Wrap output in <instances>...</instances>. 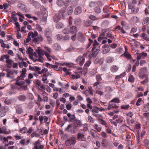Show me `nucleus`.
<instances>
[{
	"instance_id": "nucleus-47",
	"label": "nucleus",
	"mask_w": 149,
	"mask_h": 149,
	"mask_svg": "<svg viewBox=\"0 0 149 149\" xmlns=\"http://www.w3.org/2000/svg\"><path fill=\"white\" fill-rule=\"evenodd\" d=\"M94 11L97 13H101V10L99 6H96L94 8Z\"/></svg>"
},
{
	"instance_id": "nucleus-28",
	"label": "nucleus",
	"mask_w": 149,
	"mask_h": 149,
	"mask_svg": "<svg viewBox=\"0 0 149 149\" xmlns=\"http://www.w3.org/2000/svg\"><path fill=\"white\" fill-rule=\"evenodd\" d=\"M38 35L37 32L35 31L34 33L33 32H30L29 33L28 36H31L32 38H34Z\"/></svg>"
},
{
	"instance_id": "nucleus-8",
	"label": "nucleus",
	"mask_w": 149,
	"mask_h": 149,
	"mask_svg": "<svg viewBox=\"0 0 149 149\" xmlns=\"http://www.w3.org/2000/svg\"><path fill=\"white\" fill-rule=\"evenodd\" d=\"M77 38L78 40L81 42H84L85 41V38L81 32H79L77 34Z\"/></svg>"
},
{
	"instance_id": "nucleus-13",
	"label": "nucleus",
	"mask_w": 149,
	"mask_h": 149,
	"mask_svg": "<svg viewBox=\"0 0 149 149\" xmlns=\"http://www.w3.org/2000/svg\"><path fill=\"white\" fill-rule=\"evenodd\" d=\"M17 98L19 101L24 102L26 100L27 98L25 95L22 94L19 95L17 97Z\"/></svg>"
},
{
	"instance_id": "nucleus-42",
	"label": "nucleus",
	"mask_w": 149,
	"mask_h": 149,
	"mask_svg": "<svg viewBox=\"0 0 149 149\" xmlns=\"http://www.w3.org/2000/svg\"><path fill=\"white\" fill-rule=\"evenodd\" d=\"M100 82L97 81L96 82L93 84V85L95 89H99L98 85L100 83Z\"/></svg>"
},
{
	"instance_id": "nucleus-61",
	"label": "nucleus",
	"mask_w": 149,
	"mask_h": 149,
	"mask_svg": "<svg viewBox=\"0 0 149 149\" xmlns=\"http://www.w3.org/2000/svg\"><path fill=\"white\" fill-rule=\"evenodd\" d=\"M27 96L29 99L31 100H32L34 98L33 95L30 93L27 94Z\"/></svg>"
},
{
	"instance_id": "nucleus-38",
	"label": "nucleus",
	"mask_w": 149,
	"mask_h": 149,
	"mask_svg": "<svg viewBox=\"0 0 149 149\" xmlns=\"http://www.w3.org/2000/svg\"><path fill=\"white\" fill-rule=\"evenodd\" d=\"M147 72V69L146 67H144L141 68L139 70V73L140 74H143L146 73Z\"/></svg>"
},
{
	"instance_id": "nucleus-25",
	"label": "nucleus",
	"mask_w": 149,
	"mask_h": 149,
	"mask_svg": "<svg viewBox=\"0 0 149 149\" xmlns=\"http://www.w3.org/2000/svg\"><path fill=\"white\" fill-rule=\"evenodd\" d=\"M81 23V19L79 17L76 18L74 22V24L77 26L80 25Z\"/></svg>"
},
{
	"instance_id": "nucleus-54",
	"label": "nucleus",
	"mask_w": 149,
	"mask_h": 149,
	"mask_svg": "<svg viewBox=\"0 0 149 149\" xmlns=\"http://www.w3.org/2000/svg\"><path fill=\"white\" fill-rule=\"evenodd\" d=\"M91 111L93 113H98L99 112L98 107H94L91 110Z\"/></svg>"
},
{
	"instance_id": "nucleus-10",
	"label": "nucleus",
	"mask_w": 149,
	"mask_h": 149,
	"mask_svg": "<svg viewBox=\"0 0 149 149\" xmlns=\"http://www.w3.org/2000/svg\"><path fill=\"white\" fill-rule=\"evenodd\" d=\"M29 0L30 3L36 8L38 9L40 7V4L37 1H35L34 0Z\"/></svg>"
},
{
	"instance_id": "nucleus-53",
	"label": "nucleus",
	"mask_w": 149,
	"mask_h": 149,
	"mask_svg": "<svg viewBox=\"0 0 149 149\" xmlns=\"http://www.w3.org/2000/svg\"><path fill=\"white\" fill-rule=\"evenodd\" d=\"M39 61L41 63H42L43 62V59L42 58V56L41 57H38V58L35 59V60H34V62H35L37 61Z\"/></svg>"
},
{
	"instance_id": "nucleus-55",
	"label": "nucleus",
	"mask_w": 149,
	"mask_h": 149,
	"mask_svg": "<svg viewBox=\"0 0 149 149\" xmlns=\"http://www.w3.org/2000/svg\"><path fill=\"white\" fill-rule=\"evenodd\" d=\"M149 22V17H146L144 19L143 23L147 25L148 24Z\"/></svg>"
},
{
	"instance_id": "nucleus-19",
	"label": "nucleus",
	"mask_w": 149,
	"mask_h": 149,
	"mask_svg": "<svg viewBox=\"0 0 149 149\" xmlns=\"http://www.w3.org/2000/svg\"><path fill=\"white\" fill-rule=\"evenodd\" d=\"M53 48L54 50L55 51H59L61 49V47L59 44L58 43H56L53 45Z\"/></svg>"
},
{
	"instance_id": "nucleus-22",
	"label": "nucleus",
	"mask_w": 149,
	"mask_h": 149,
	"mask_svg": "<svg viewBox=\"0 0 149 149\" xmlns=\"http://www.w3.org/2000/svg\"><path fill=\"white\" fill-rule=\"evenodd\" d=\"M6 66L7 67L9 68H10L12 67V64L13 62V61L12 60L9 59H8L6 60Z\"/></svg>"
},
{
	"instance_id": "nucleus-26",
	"label": "nucleus",
	"mask_w": 149,
	"mask_h": 149,
	"mask_svg": "<svg viewBox=\"0 0 149 149\" xmlns=\"http://www.w3.org/2000/svg\"><path fill=\"white\" fill-rule=\"evenodd\" d=\"M72 78L73 79H78L80 77V75L77 72H74L72 75Z\"/></svg>"
},
{
	"instance_id": "nucleus-48",
	"label": "nucleus",
	"mask_w": 149,
	"mask_h": 149,
	"mask_svg": "<svg viewBox=\"0 0 149 149\" xmlns=\"http://www.w3.org/2000/svg\"><path fill=\"white\" fill-rule=\"evenodd\" d=\"M111 101L116 104H118L120 102V100L118 97H116L112 99Z\"/></svg>"
},
{
	"instance_id": "nucleus-20",
	"label": "nucleus",
	"mask_w": 149,
	"mask_h": 149,
	"mask_svg": "<svg viewBox=\"0 0 149 149\" xmlns=\"http://www.w3.org/2000/svg\"><path fill=\"white\" fill-rule=\"evenodd\" d=\"M63 0H57L56 1V4L59 7H62L64 6Z\"/></svg>"
},
{
	"instance_id": "nucleus-40",
	"label": "nucleus",
	"mask_w": 149,
	"mask_h": 149,
	"mask_svg": "<svg viewBox=\"0 0 149 149\" xmlns=\"http://www.w3.org/2000/svg\"><path fill=\"white\" fill-rule=\"evenodd\" d=\"M33 50L31 47H29L27 51H26V52L27 54L32 55L33 54Z\"/></svg>"
},
{
	"instance_id": "nucleus-62",
	"label": "nucleus",
	"mask_w": 149,
	"mask_h": 149,
	"mask_svg": "<svg viewBox=\"0 0 149 149\" xmlns=\"http://www.w3.org/2000/svg\"><path fill=\"white\" fill-rule=\"evenodd\" d=\"M110 51V49L108 48L107 49H103L102 51V53L103 54H106Z\"/></svg>"
},
{
	"instance_id": "nucleus-59",
	"label": "nucleus",
	"mask_w": 149,
	"mask_h": 149,
	"mask_svg": "<svg viewBox=\"0 0 149 149\" xmlns=\"http://www.w3.org/2000/svg\"><path fill=\"white\" fill-rule=\"evenodd\" d=\"M63 32L64 34H67L70 32V31L68 28H66L63 30Z\"/></svg>"
},
{
	"instance_id": "nucleus-58",
	"label": "nucleus",
	"mask_w": 149,
	"mask_h": 149,
	"mask_svg": "<svg viewBox=\"0 0 149 149\" xmlns=\"http://www.w3.org/2000/svg\"><path fill=\"white\" fill-rule=\"evenodd\" d=\"M56 37L58 40L63 39V37L61 34H58L56 36Z\"/></svg>"
},
{
	"instance_id": "nucleus-39",
	"label": "nucleus",
	"mask_w": 149,
	"mask_h": 149,
	"mask_svg": "<svg viewBox=\"0 0 149 149\" xmlns=\"http://www.w3.org/2000/svg\"><path fill=\"white\" fill-rule=\"evenodd\" d=\"M26 71V69L25 68H23L21 71V74L20 76V77H25Z\"/></svg>"
},
{
	"instance_id": "nucleus-36",
	"label": "nucleus",
	"mask_w": 149,
	"mask_h": 149,
	"mask_svg": "<svg viewBox=\"0 0 149 149\" xmlns=\"http://www.w3.org/2000/svg\"><path fill=\"white\" fill-rule=\"evenodd\" d=\"M0 133L6 134H8L6 131V129L5 127H3L0 128Z\"/></svg>"
},
{
	"instance_id": "nucleus-11",
	"label": "nucleus",
	"mask_w": 149,
	"mask_h": 149,
	"mask_svg": "<svg viewBox=\"0 0 149 149\" xmlns=\"http://www.w3.org/2000/svg\"><path fill=\"white\" fill-rule=\"evenodd\" d=\"M36 52L38 54L39 57L43 56L46 52H45V51L40 48H39L36 49Z\"/></svg>"
},
{
	"instance_id": "nucleus-49",
	"label": "nucleus",
	"mask_w": 149,
	"mask_h": 149,
	"mask_svg": "<svg viewBox=\"0 0 149 149\" xmlns=\"http://www.w3.org/2000/svg\"><path fill=\"white\" fill-rule=\"evenodd\" d=\"M72 0H65V1H64V6H65V8H66L67 7H68L69 4L71 2Z\"/></svg>"
},
{
	"instance_id": "nucleus-43",
	"label": "nucleus",
	"mask_w": 149,
	"mask_h": 149,
	"mask_svg": "<svg viewBox=\"0 0 149 149\" xmlns=\"http://www.w3.org/2000/svg\"><path fill=\"white\" fill-rule=\"evenodd\" d=\"M79 86L78 84L77 83H76L74 84L71 86V88L72 89L75 91H77V90Z\"/></svg>"
},
{
	"instance_id": "nucleus-33",
	"label": "nucleus",
	"mask_w": 149,
	"mask_h": 149,
	"mask_svg": "<svg viewBox=\"0 0 149 149\" xmlns=\"http://www.w3.org/2000/svg\"><path fill=\"white\" fill-rule=\"evenodd\" d=\"M45 33L46 37H51L52 33L49 29H46L45 31Z\"/></svg>"
},
{
	"instance_id": "nucleus-46",
	"label": "nucleus",
	"mask_w": 149,
	"mask_h": 149,
	"mask_svg": "<svg viewBox=\"0 0 149 149\" xmlns=\"http://www.w3.org/2000/svg\"><path fill=\"white\" fill-rule=\"evenodd\" d=\"M124 56L128 59H131L132 57L131 55L128 53L125 52L124 54Z\"/></svg>"
},
{
	"instance_id": "nucleus-16",
	"label": "nucleus",
	"mask_w": 149,
	"mask_h": 149,
	"mask_svg": "<svg viewBox=\"0 0 149 149\" xmlns=\"http://www.w3.org/2000/svg\"><path fill=\"white\" fill-rule=\"evenodd\" d=\"M77 30V28L75 26H73L70 28V32L72 34H76Z\"/></svg>"
},
{
	"instance_id": "nucleus-7",
	"label": "nucleus",
	"mask_w": 149,
	"mask_h": 149,
	"mask_svg": "<svg viewBox=\"0 0 149 149\" xmlns=\"http://www.w3.org/2000/svg\"><path fill=\"white\" fill-rule=\"evenodd\" d=\"M66 8L63 7L60 10L58 13V16L61 18H64L66 14Z\"/></svg>"
},
{
	"instance_id": "nucleus-17",
	"label": "nucleus",
	"mask_w": 149,
	"mask_h": 149,
	"mask_svg": "<svg viewBox=\"0 0 149 149\" xmlns=\"http://www.w3.org/2000/svg\"><path fill=\"white\" fill-rule=\"evenodd\" d=\"M100 46L99 43H98L97 41L95 40V41L93 44V47L92 49V51H93L94 50H95L97 48L99 49Z\"/></svg>"
},
{
	"instance_id": "nucleus-44",
	"label": "nucleus",
	"mask_w": 149,
	"mask_h": 149,
	"mask_svg": "<svg viewBox=\"0 0 149 149\" xmlns=\"http://www.w3.org/2000/svg\"><path fill=\"white\" fill-rule=\"evenodd\" d=\"M130 107V106L129 104L123 105L121 106L120 108L122 109L127 110Z\"/></svg>"
},
{
	"instance_id": "nucleus-27",
	"label": "nucleus",
	"mask_w": 149,
	"mask_h": 149,
	"mask_svg": "<svg viewBox=\"0 0 149 149\" xmlns=\"http://www.w3.org/2000/svg\"><path fill=\"white\" fill-rule=\"evenodd\" d=\"M9 56L8 54L2 55L0 58V61H3L4 59L7 60L9 59Z\"/></svg>"
},
{
	"instance_id": "nucleus-23",
	"label": "nucleus",
	"mask_w": 149,
	"mask_h": 149,
	"mask_svg": "<svg viewBox=\"0 0 149 149\" xmlns=\"http://www.w3.org/2000/svg\"><path fill=\"white\" fill-rule=\"evenodd\" d=\"M99 51L100 49L98 48L96 49L95 50H94L93 51H92V52L91 55V57L94 58H95Z\"/></svg>"
},
{
	"instance_id": "nucleus-56",
	"label": "nucleus",
	"mask_w": 149,
	"mask_h": 149,
	"mask_svg": "<svg viewBox=\"0 0 149 149\" xmlns=\"http://www.w3.org/2000/svg\"><path fill=\"white\" fill-rule=\"evenodd\" d=\"M40 136V135L38 133H36L35 132H33L31 135V138H33L34 137H39Z\"/></svg>"
},
{
	"instance_id": "nucleus-29",
	"label": "nucleus",
	"mask_w": 149,
	"mask_h": 149,
	"mask_svg": "<svg viewBox=\"0 0 149 149\" xmlns=\"http://www.w3.org/2000/svg\"><path fill=\"white\" fill-rule=\"evenodd\" d=\"M67 116L70 118L71 121H74L75 120V117L74 115H71V114L68 113L67 114Z\"/></svg>"
},
{
	"instance_id": "nucleus-24",
	"label": "nucleus",
	"mask_w": 149,
	"mask_h": 149,
	"mask_svg": "<svg viewBox=\"0 0 149 149\" xmlns=\"http://www.w3.org/2000/svg\"><path fill=\"white\" fill-rule=\"evenodd\" d=\"M119 67L117 65H112L110 68L111 71L113 72H115L118 70Z\"/></svg>"
},
{
	"instance_id": "nucleus-3",
	"label": "nucleus",
	"mask_w": 149,
	"mask_h": 149,
	"mask_svg": "<svg viewBox=\"0 0 149 149\" xmlns=\"http://www.w3.org/2000/svg\"><path fill=\"white\" fill-rule=\"evenodd\" d=\"M85 58L83 56H79L75 61V62L79 63L80 66L82 65L85 62Z\"/></svg>"
},
{
	"instance_id": "nucleus-52",
	"label": "nucleus",
	"mask_w": 149,
	"mask_h": 149,
	"mask_svg": "<svg viewBox=\"0 0 149 149\" xmlns=\"http://www.w3.org/2000/svg\"><path fill=\"white\" fill-rule=\"evenodd\" d=\"M94 128L98 132H100L102 129V128L100 127H98V125L97 124H95Z\"/></svg>"
},
{
	"instance_id": "nucleus-12",
	"label": "nucleus",
	"mask_w": 149,
	"mask_h": 149,
	"mask_svg": "<svg viewBox=\"0 0 149 149\" xmlns=\"http://www.w3.org/2000/svg\"><path fill=\"white\" fill-rule=\"evenodd\" d=\"M77 138L78 139L81 141H85L86 140L85 135L80 132L77 134Z\"/></svg>"
},
{
	"instance_id": "nucleus-57",
	"label": "nucleus",
	"mask_w": 149,
	"mask_h": 149,
	"mask_svg": "<svg viewBox=\"0 0 149 149\" xmlns=\"http://www.w3.org/2000/svg\"><path fill=\"white\" fill-rule=\"evenodd\" d=\"M60 17L59 16H55L53 17V19L54 21L55 22H57L60 20Z\"/></svg>"
},
{
	"instance_id": "nucleus-15",
	"label": "nucleus",
	"mask_w": 149,
	"mask_h": 149,
	"mask_svg": "<svg viewBox=\"0 0 149 149\" xmlns=\"http://www.w3.org/2000/svg\"><path fill=\"white\" fill-rule=\"evenodd\" d=\"M82 11V8L79 6L75 8L74 13L75 15H78L81 13Z\"/></svg>"
},
{
	"instance_id": "nucleus-14",
	"label": "nucleus",
	"mask_w": 149,
	"mask_h": 149,
	"mask_svg": "<svg viewBox=\"0 0 149 149\" xmlns=\"http://www.w3.org/2000/svg\"><path fill=\"white\" fill-rule=\"evenodd\" d=\"M16 113L17 114H20L22 113L23 110L22 106L21 105H18L16 107Z\"/></svg>"
},
{
	"instance_id": "nucleus-51",
	"label": "nucleus",
	"mask_w": 149,
	"mask_h": 149,
	"mask_svg": "<svg viewBox=\"0 0 149 149\" xmlns=\"http://www.w3.org/2000/svg\"><path fill=\"white\" fill-rule=\"evenodd\" d=\"M101 75L98 74L96 76V79L97 81L100 82L102 80Z\"/></svg>"
},
{
	"instance_id": "nucleus-30",
	"label": "nucleus",
	"mask_w": 149,
	"mask_h": 149,
	"mask_svg": "<svg viewBox=\"0 0 149 149\" xmlns=\"http://www.w3.org/2000/svg\"><path fill=\"white\" fill-rule=\"evenodd\" d=\"M139 19L136 16H134L132 17L130 19L131 22L134 23H137L138 22Z\"/></svg>"
},
{
	"instance_id": "nucleus-1",
	"label": "nucleus",
	"mask_w": 149,
	"mask_h": 149,
	"mask_svg": "<svg viewBox=\"0 0 149 149\" xmlns=\"http://www.w3.org/2000/svg\"><path fill=\"white\" fill-rule=\"evenodd\" d=\"M76 143L75 138L73 136H72L65 141V144L66 146H72L74 145Z\"/></svg>"
},
{
	"instance_id": "nucleus-64",
	"label": "nucleus",
	"mask_w": 149,
	"mask_h": 149,
	"mask_svg": "<svg viewBox=\"0 0 149 149\" xmlns=\"http://www.w3.org/2000/svg\"><path fill=\"white\" fill-rule=\"evenodd\" d=\"M142 101V99L141 98H139L136 101V105L138 106H140L141 104V102Z\"/></svg>"
},
{
	"instance_id": "nucleus-4",
	"label": "nucleus",
	"mask_w": 149,
	"mask_h": 149,
	"mask_svg": "<svg viewBox=\"0 0 149 149\" xmlns=\"http://www.w3.org/2000/svg\"><path fill=\"white\" fill-rule=\"evenodd\" d=\"M33 149H44V146L41 145L40 141L38 140L34 143Z\"/></svg>"
},
{
	"instance_id": "nucleus-63",
	"label": "nucleus",
	"mask_w": 149,
	"mask_h": 149,
	"mask_svg": "<svg viewBox=\"0 0 149 149\" xmlns=\"http://www.w3.org/2000/svg\"><path fill=\"white\" fill-rule=\"evenodd\" d=\"M134 79L132 75H130L128 78V81L131 82L133 83L134 81Z\"/></svg>"
},
{
	"instance_id": "nucleus-35",
	"label": "nucleus",
	"mask_w": 149,
	"mask_h": 149,
	"mask_svg": "<svg viewBox=\"0 0 149 149\" xmlns=\"http://www.w3.org/2000/svg\"><path fill=\"white\" fill-rule=\"evenodd\" d=\"M114 60V59L113 57L109 56L107 58L106 61L107 63H110L113 62Z\"/></svg>"
},
{
	"instance_id": "nucleus-45",
	"label": "nucleus",
	"mask_w": 149,
	"mask_h": 149,
	"mask_svg": "<svg viewBox=\"0 0 149 149\" xmlns=\"http://www.w3.org/2000/svg\"><path fill=\"white\" fill-rule=\"evenodd\" d=\"M27 129L26 127H24L20 129L19 131L22 134H24L27 132Z\"/></svg>"
},
{
	"instance_id": "nucleus-34",
	"label": "nucleus",
	"mask_w": 149,
	"mask_h": 149,
	"mask_svg": "<svg viewBox=\"0 0 149 149\" xmlns=\"http://www.w3.org/2000/svg\"><path fill=\"white\" fill-rule=\"evenodd\" d=\"M140 37L144 40L149 41V38H148L147 35L145 33H142L140 36Z\"/></svg>"
},
{
	"instance_id": "nucleus-9",
	"label": "nucleus",
	"mask_w": 149,
	"mask_h": 149,
	"mask_svg": "<svg viewBox=\"0 0 149 149\" xmlns=\"http://www.w3.org/2000/svg\"><path fill=\"white\" fill-rule=\"evenodd\" d=\"M43 37L41 35H40L37 37L34 38L33 39V41L34 42L39 43L40 42L43 41Z\"/></svg>"
},
{
	"instance_id": "nucleus-21",
	"label": "nucleus",
	"mask_w": 149,
	"mask_h": 149,
	"mask_svg": "<svg viewBox=\"0 0 149 149\" xmlns=\"http://www.w3.org/2000/svg\"><path fill=\"white\" fill-rule=\"evenodd\" d=\"M92 23V22L91 21L88 20L84 21L83 24L86 27H88L91 26Z\"/></svg>"
},
{
	"instance_id": "nucleus-2",
	"label": "nucleus",
	"mask_w": 149,
	"mask_h": 149,
	"mask_svg": "<svg viewBox=\"0 0 149 149\" xmlns=\"http://www.w3.org/2000/svg\"><path fill=\"white\" fill-rule=\"evenodd\" d=\"M24 78L20 77V76L18 77L16 79L15 84L19 86L24 84L25 83L24 79Z\"/></svg>"
},
{
	"instance_id": "nucleus-41",
	"label": "nucleus",
	"mask_w": 149,
	"mask_h": 149,
	"mask_svg": "<svg viewBox=\"0 0 149 149\" xmlns=\"http://www.w3.org/2000/svg\"><path fill=\"white\" fill-rule=\"evenodd\" d=\"M67 13L68 15H70L71 14L73 11V8L72 6L69 7L67 9Z\"/></svg>"
},
{
	"instance_id": "nucleus-50",
	"label": "nucleus",
	"mask_w": 149,
	"mask_h": 149,
	"mask_svg": "<svg viewBox=\"0 0 149 149\" xmlns=\"http://www.w3.org/2000/svg\"><path fill=\"white\" fill-rule=\"evenodd\" d=\"M64 26L63 24L61 22H59L56 25V27L57 29H60L63 28Z\"/></svg>"
},
{
	"instance_id": "nucleus-31",
	"label": "nucleus",
	"mask_w": 149,
	"mask_h": 149,
	"mask_svg": "<svg viewBox=\"0 0 149 149\" xmlns=\"http://www.w3.org/2000/svg\"><path fill=\"white\" fill-rule=\"evenodd\" d=\"M6 111V108L5 107H2L0 108V112L3 116L5 115Z\"/></svg>"
},
{
	"instance_id": "nucleus-6",
	"label": "nucleus",
	"mask_w": 149,
	"mask_h": 149,
	"mask_svg": "<svg viewBox=\"0 0 149 149\" xmlns=\"http://www.w3.org/2000/svg\"><path fill=\"white\" fill-rule=\"evenodd\" d=\"M41 7V11L42 14L43 15V20L44 21L45 20L47 16V14L46 13V10L44 6H42Z\"/></svg>"
},
{
	"instance_id": "nucleus-5",
	"label": "nucleus",
	"mask_w": 149,
	"mask_h": 149,
	"mask_svg": "<svg viewBox=\"0 0 149 149\" xmlns=\"http://www.w3.org/2000/svg\"><path fill=\"white\" fill-rule=\"evenodd\" d=\"M118 104L113 103L111 101L109 102L108 109L109 110L111 109H117L118 108Z\"/></svg>"
},
{
	"instance_id": "nucleus-18",
	"label": "nucleus",
	"mask_w": 149,
	"mask_h": 149,
	"mask_svg": "<svg viewBox=\"0 0 149 149\" xmlns=\"http://www.w3.org/2000/svg\"><path fill=\"white\" fill-rule=\"evenodd\" d=\"M29 69L32 71L37 72L38 73V72H39V71H40V70H41L40 68L36 66L32 67L30 66H29Z\"/></svg>"
},
{
	"instance_id": "nucleus-32",
	"label": "nucleus",
	"mask_w": 149,
	"mask_h": 149,
	"mask_svg": "<svg viewBox=\"0 0 149 149\" xmlns=\"http://www.w3.org/2000/svg\"><path fill=\"white\" fill-rule=\"evenodd\" d=\"M18 8L22 10H25L26 9V6L23 3H19L18 5Z\"/></svg>"
},
{
	"instance_id": "nucleus-37",
	"label": "nucleus",
	"mask_w": 149,
	"mask_h": 149,
	"mask_svg": "<svg viewBox=\"0 0 149 149\" xmlns=\"http://www.w3.org/2000/svg\"><path fill=\"white\" fill-rule=\"evenodd\" d=\"M13 74V72L11 71V70L8 71L7 72V73L6 74V77L12 79L14 78V77H13V76H11V75Z\"/></svg>"
},
{
	"instance_id": "nucleus-60",
	"label": "nucleus",
	"mask_w": 149,
	"mask_h": 149,
	"mask_svg": "<svg viewBox=\"0 0 149 149\" xmlns=\"http://www.w3.org/2000/svg\"><path fill=\"white\" fill-rule=\"evenodd\" d=\"M107 141L106 139H103L102 141V145L104 147H106L107 146Z\"/></svg>"
}]
</instances>
